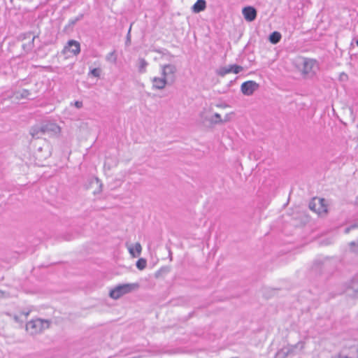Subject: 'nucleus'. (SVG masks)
Masks as SVG:
<instances>
[{
  "instance_id": "1",
  "label": "nucleus",
  "mask_w": 358,
  "mask_h": 358,
  "mask_svg": "<svg viewBox=\"0 0 358 358\" xmlns=\"http://www.w3.org/2000/svg\"><path fill=\"white\" fill-rule=\"evenodd\" d=\"M50 326V322L47 320L34 319L28 322L26 324V331L31 335H35L43 332Z\"/></svg>"
},
{
  "instance_id": "2",
  "label": "nucleus",
  "mask_w": 358,
  "mask_h": 358,
  "mask_svg": "<svg viewBox=\"0 0 358 358\" xmlns=\"http://www.w3.org/2000/svg\"><path fill=\"white\" fill-rule=\"evenodd\" d=\"M319 70V64L315 59L305 58L303 62L302 74L306 78L313 77Z\"/></svg>"
},
{
  "instance_id": "3",
  "label": "nucleus",
  "mask_w": 358,
  "mask_h": 358,
  "mask_svg": "<svg viewBox=\"0 0 358 358\" xmlns=\"http://www.w3.org/2000/svg\"><path fill=\"white\" fill-rule=\"evenodd\" d=\"M138 287L137 284H122L116 286L110 291V296L112 299H117L124 294L131 292L132 290Z\"/></svg>"
},
{
  "instance_id": "4",
  "label": "nucleus",
  "mask_w": 358,
  "mask_h": 358,
  "mask_svg": "<svg viewBox=\"0 0 358 358\" xmlns=\"http://www.w3.org/2000/svg\"><path fill=\"white\" fill-rule=\"evenodd\" d=\"M176 71V66L173 64L161 65V74L167 81L173 82L175 80Z\"/></svg>"
},
{
  "instance_id": "5",
  "label": "nucleus",
  "mask_w": 358,
  "mask_h": 358,
  "mask_svg": "<svg viewBox=\"0 0 358 358\" xmlns=\"http://www.w3.org/2000/svg\"><path fill=\"white\" fill-rule=\"evenodd\" d=\"M298 347H300L301 350L303 348V344L299 342L294 345L285 346L276 352L274 358H286L288 355L294 354L295 349Z\"/></svg>"
},
{
  "instance_id": "6",
  "label": "nucleus",
  "mask_w": 358,
  "mask_h": 358,
  "mask_svg": "<svg viewBox=\"0 0 358 358\" xmlns=\"http://www.w3.org/2000/svg\"><path fill=\"white\" fill-rule=\"evenodd\" d=\"M259 85L252 80H249L242 83L241 86V92L246 96L252 95L257 90Z\"/></svg>"
},
{
  "instance_id": "7",
  "label": "nucleus",
  "mask_w": 358,
  "mask_h": 358,
  "mask_svg": "<svg viewBox=\"0 0 358 358\" xmlns=\"http://www.w3.org/2000/svg\"><path fill=\"white\" fill-rule=\"evenodd\" d=\"M67 51L71 52L73 55H77L80 52V43L74 40H70L67 45L64 47V52L66 53Z\"/></svg>"
},
{
  "instance_id": "8",
  "label": "nucleus",
  "mask_w": 358,
  "mask_h": 358,
  "mask_svg": "<svg viewBox=\"0 0 358 358\" xmlns=\"http://www.w3.org/2000/svg\"><path fill=\"white\" fill-rule=\"evenodd\" d=\"M242 13L245 20L248 22H252L257 17V11L255 8L252 6L245 7L242 10Z\"/></svg>"
},
{
  "instance_id": "9",
  "label": "nucleus",
  "mask_w": 358,
  "mask_h": 358,
  "mask_svg": "<svg viewBox=\"0 0 358 358\" xmlns=\"http://www.w3.org/2000/svg\"><path fill=\"white\" fill-rule=\"evenodd\" d=\"M152 88L155 90H163L165 88L168 81L162 76L159 77H154L152 79Z\"/></svg>"
},
{
  "instance_id": "10",
  "label": "nucleus",
  "mask_w": 358,
  "mask_h": 358,
  "mask_svg": "<svg viewBox=\"0 0 358 358\" xmlns=\"http://www.w3.org/2000/svg\"><path fill=\"white\" fill-rule=\"evenodd\" d=\"M127 247L129 252L133 257H138L140 256L142 251V247L139 243H136L134 245L127 244Z\"/></svg>"
},
{
  "instance_id": "11",
  "label": "nucleus",
  "mask_w": 358,
  "mask_h": 358,
  "mask_svg": "<svg viewBox=\"0 0 358 358\" xmlns=\"http://www.w3.org/2000/svg\"><path fill=\"white\" fill-rule=\"evenodd\" d=\"M206 3L205 0H198L192 6V11L195 13H200L205 10Z\"/></svg>"
},
{
  "instance_id": "12",
  "label": "nucleus",
  "mask_w": 358,
  "mask_h": 358,
  "mask_svg": "<svg viewBox=\"0 0 358 358\" xmlns=\"http://www.w3.org/2000/svg\"><path fill=\"white\" fill-rule=\"evenodd\" d=\"M317 201L319 203V204L321 206V209L320 208H318L317 209V211L319 213H320L322 211V212H327V207L324 206V199H317ZM315 203H310V208L311 210H313L314 211H317V210L315 208Z\"/></svg>"
},
{
  "instance_id": "13",
  "label": "nucleus",
  "mask_w": 358,
  "mask_h": 358,
  "mask_svg": "<svg viewBox=\"0 0 358 358\" xmlns=\"http://www.w3.org/2000/svg\"><path fill=\"white\" fill-rule=\"evenodd\" d=\"M281 39V34L278 31H273L269 36V41L273 44H277Z\"/></svg>"
},
{
  "instance_id": "14",
  "label": "nucleus",
  "mask_w": 358,
  "mask_h": 358,
  "mask_svg": "<svg viewBox=\"0 0 358 358\" xmlns=\"http://www.w3.org/2000/svg\"><path fill=\"white\" fill-rule=\"evenodd\" d=\"M46 129V127H43L42 128H38V127H32L30 129V134L32 136L33 138H39V134L40 133H44Z\"/></svg>"
},
{
  "instance_id": "15",
  "label": "nucleus",
  "mask_w": 358,
  "mask_h": 358,
  "mask_svg": "<svg viewBox=\"0 0 358 358\" xmlns=\"http://www.w3.org/2000/svg\"><path fill=\"white\" fill-rule=\"evenodd\" d=\"M148 62L145 59L141 58L138 60V71L140 73H145L148 66Z\"/></svg>"
},
{
  "instance_id": "16",
  "label": "nucleus",
  "mask_w": 358,
  "mask_h": 358,
  "mask_svg": "<svg viewBox=\"0 0 358 358\" xmlns=\"http://www.w3.org/2000/svg\"><path fill=\"white\" fill-rule=\"evenodd\" d=\"M210 121L213 124H221L223 123V120L221 117V115L216 113H215L212 117L210 119Z\"/></svg>"
},
{
  "instance_id": "17",
  "label": "nucleus",
  "mask_w": 358,
  "mask_h": 358,
  "mask_svg": "<svg viewBox=\"0 0 358 358\" xmlns=\"http://www.w3.org/2000/svg\"><path fill=\"white\" fill-rule=\"evenodd\" d=\"M217 73L220 76H224L231 73V66L221 67Z\"/></svg>"
},
{
  "instance_id": "18",
  "label": "nucleus",
  "mask_w": 358,
  "mask_h": 358,
  "mask_svg": "<svg viewBox=\"0 0 358 358\" xmlns=\"http://www.w3.org/2000/svg\"><path fill=\"white\" fill-rule=\"evenodd\" d=\"M106 61L108 62H112L113 64H115L117 61V57L115 55V51H113L110 53H108L106 57Z\"/></svg>"
},
{
  "instance_id": "19",
  "label": "nucleus",
  "mask_w": 358,
  "mask_h": 358,
  "mask_svg": "<svg viewBox=\"0 0 358 358\" xmlns=\"http://www.w3.org/2000/svg\"><path fill=\"white\" fill-rule=\"evenodd\" d=\"M146 261L144 259H139L136 262V267L140 269L143 270L146 267Z\"/></svg>"
},
{
  "instance_id": "20",
  "label": "nucleus",
  "mask_w": 358,
  "mask_h": 358,
  "mask_svg": "<svg viewBox=\"0 0 358 358\" xmlns=\"http://www.w3.org/2000/svg\"><path fill=\"white\" fill-rule=\"evenodd\" d=\"M231 66V73H239L242 70L243 67L236 64L230 65Z\"/></svg>"
},
{
  "instance_id": "21",
  "label": "nucleus",
  "mask_w": 358,
  "mask_h": 358,
  "mask_svg": "<svg viewBox=\"0 0 358 358\" xmlns=\"http://www.w3.org/2000/svg\"><path fill=\"white\" fill-rule=\"evenodd\" d=\"M89 74L94 77L99 78L101 75V70L99 69H96V68L90 70Z\"/></svg>"
},
{
  "instance_id": "22",
  "label": "nucleus",
  "mask_w": 358,
  "mask_h": 358,
  "mask_svg": "<svg viewBox=\"0 0 358 358\" xmlns=\"http://www.w3.org/2000/svg\"><path fill=\"white\" fill-rule=\"evenodd\" d=\"M131 25L130 26L129 29L127 33V40H126L127 45H129L131 43Z\"/></svg>"
},
{
  "instance_id": "23",
  "label": "nucleus",
  "mask_w": 358,
  "mask_h": 358,
  "mask_svg": "<svg viewBox=\"0 0 358 358\" xmlns=\"http://www.w3.org/2000/svg\"><path fill=\"white\" fill-rule=\"evenodd\" d=\"M71 105H73L77 108H81L83 106V102L80 101H76L73 103H71Z\"/></svg>"
},
{
  "instance_id": "24",
  "label": "nucleus",
  "mask_w": 358,
  "mask_h": 358,
  "mask_svg": "<svg viewBox=\"0 0 358 358\" xmlns=\"http://www.w3.org/2000/svg\"><path fill=\"white\" fill-rule=\"evenodd\" d=\"M29 95V92L27 90H23L21 92L22 97H27Z\"/></svg>"
},
{
  "instance_id": "25",
  "label": "nucleus",
  "mask_w": 358,
  "mask_h": 358,
  "mask_svg": "<svg viewBox=\"0 0 358 358\" xmlns=\"http://www.w3.org/2000/svg\"><path fill=\"white\" fill-rule=\"evenodd\" d=\"M231 115H232V113L227 114L224 117V119L223 120V122H226L229 121L231 118Z\"/></svg>"
},
{
  "instance_id": "26",
  "label": "nucleus",
  "mask_w": 358,
  "mask_h": 358,
  "mask_svg": "<svg viewBox=\"0 0 358 358\" xmlns=\"http://www.w3.org/2000/svg\"><path fill=\"white\" fill-rule=\"evenodd\" d=\"M357 227V225H352L351 227L346 228L345 230V233H348L350 229H354V228H355Z\"/></svg>"
},
{
  "instance_id": "27",
  "label": "nucleus",
  "mask_w": 358,
  "mask_h": 358,
  "mask_svg": "<svg viewBox=\"0 0 358 358\" xmlns=\"http://www.w3.org/2000/svg\"><path fill=\"white\" fill-rule=\"evenodd\" d=\"M7 297V294L4 292L0 291V298Z\"/></svg>"
},
{
  "instance_id": "28",
  "label": "nucleus",
  "mask_w": 358,
  "mask_h": 358,
  "mask_svg": "<svg viewBox=\"0 0 358 358\" xmlns=\"http://www.w3.org/2000/svg\"><path fill=\"white\" fill-rule=\"evenodd\" d=\"M50 127L52 130H57L59 129L56 124H50Z\"/></svg>"
},
{
  "instance_id": "29",
  "label": "nucleus",
  "mask_w": 358,
  "mask_h": 358,
  "mask_svg": "<svg viewBox=\"0 0 358 358\" xmlns=\"http://www.w3.org/2000/svg\"><path fill=\"white\" fill-rule=\"evenodd\" d=\"M355 244H356L355 242H351L350 244V248L353 251H355V250L354 249V246L355 245Z\"/></svg>"
},
{
  "instance_id": "30",
  "label": "nucleus",
  "mask_w": 358,
  "mask_h": 358,
  "mask_svg": "<svg viewBox=\"0 0 358 358\" xmlns=\"http://www.w3.org/2000/svg\"><path fill=\"white\" fill-rule=\"evenodd\" d=\"M354 287L358 289V280L353 282Z\"/></svg>"
},
{
  "instance_id": "31",
  "label": "nucleus",
  "mask_w": 358,
  "mask_h": 358,
  "mask_svg": "<svg viewBox=\"0 0 358 358\" xmlns=\"http://www.w3.org/2000/svg\"><path fill=\"white\" fill-rule=\"evenodd\" d=\"M23 314L25 315V317H27V316H28L29 313V312H25V313H23Z\"/></svg>"
},
{
  "instance_id": "32",
  "label": "nucleus",
  "mask_w": 358,
  "mask_h": 358,
  "mask_svg": "<svg viewBox=\"0 0 358 358\" xmlns=\"http://www.w3.org/2000/svg\"><path fill=\"white\" fill-rule=\"evenodd\" d=\"M355 43H356V44H357V45L358 46V39H357V40L355 41Z\"/></svg>"
},
{
  "instance_id": "33",
  "label": "nucleus",
  "mask_w": 358,
  "mask_h": 358,
  "mask_svg": "<svg viewBox=\"0 0 358 358\" xmlns=\"http://www.w3.org/2000/svg\"><path fill=\"white\" fill-rule=\"evenodd\" d=\"M15 320L16 321H17V317H16V316H15Z\"/></svg>"
}]
</instances>
